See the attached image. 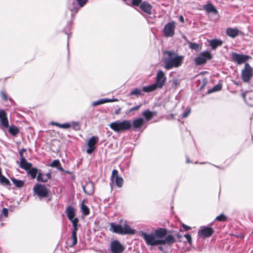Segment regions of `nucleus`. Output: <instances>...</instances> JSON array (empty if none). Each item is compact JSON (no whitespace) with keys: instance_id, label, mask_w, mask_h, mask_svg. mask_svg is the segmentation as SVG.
Returning a JSON list of instances; mask_svg holds the SVG:
<instances>
[{"instance_id":"nucleus-1","label":"nucleus","mask_w":253,"mask_h":253,"mask_svg":"<svg viewBox=\"0 0 253 253\" xmlns=\"http://www.w3.org/2000/svg\"><path fill=\"white\" fill-rule=\"evenodd\" d=\"M164 55V63L166 69L177 68L181 65L183 59V56H179L176 53L171 51H165Z\"/></svg>"},{"instance_id":"nucleus-2","label":"nucleus","mask_w":253,"mask_h":253,"mask_svg":"<svg viewBox=\"0 0 253 253\" xmlns=\"http://www.w3.org/2000/svg\"><path fill=\"white\" fill-rule=\"evenodd\" d=\"M109 230L110 231L121 235H134L136 232V230L133 229L127 223L126 221H125L123 225L116 224L114 222H111Z\"/></svg>"},{"instance_id":"nucleus-3","label":"nucleus","mask_w":253,"mask_h":253,"mask_svg":"<svg viewBox=\"0 0 253 253\" xmlns=\"http://www.w3.org/2000/svg\"><path fill=\"white\" fill-rule=\"evenodd\" d=\"M110 127L116 132H122L131 127V122L128 120H117L109 124Z\"/></svg>"},{"instance_id":"nucleus-4","label":"nucleus","mask_w":253,"mask_h":253,"mask_svg":"<svg viewBox=\"0 0 253 253\" xmlns=\"http://www.w3.org/2000/svg\"><path fill=\"white\" fill-rule=\"evenodd\" d=\"M139 235L143 237L147 245H160V239L156 238L154 233L147 234L145 231L141 230L139 231Z\"/></svg>"},{"instance_id":"nucleus-5","label":"nucleus","mask_w":253,"mask_h":253,"mask_svg":"<svg viewBox=\"0 0 253 253\" xmlns=\"http://www.w3.org/2000/svg\"><path fill=\"white\" fill-rule=\"evenodd\" d=\"M253 77V68L248 63H246L242 69L241 78L243 82L248 83Z\"/></svg>"},{"instance_id":"nucleus-6","label":"nucleus","mask_w":253,"mask_h":253,"mask_svg":"<svg viewBox=\"0 0 253 253\" xmlns=\"http://www.w3.org/2000/svg\"><path fill=\"white\" fill-rule=\"evenodd\" d=\"M132 6H138L140 9L147 14H152V6L147 1H143L142 0H132Z\"/></svg>"},{"instance_id":"nucleus-7","label":"nucleus","mask_w":253,"mask_h":253,"mask_svg":"<svg viewBox=\"0 0 253 253\" xmlns=\"http://www.w3.org/2000/svg\"><path fill=\"white\" fill-rule=\"evenodd\" d=\"M33 191L40 199L46 197L49 192L44 185L39 183H37L34 186Z\"/></svg>"},{"instance_id":"nucleus-8","label":"nucleus","mask_w":253,"mask_h":253,"mask_svg":"<svg viewBox=\"0 0 253 253\" xmlns=\"http://www.w3.org/2000/svg\"><path fill=\"white\" fill-rule=\"evenodd\" d=\"M232 61L241 65L246 63L251 57L248 55L238 54L235 52H232L230 54Z\"/></svg>"},{"instance_id":"nucleus-9","label":"nucleus","mask_w":253,"mask_h":253,"mask_svg":"<svg viewBox=\"0 0 253 253\" xmlns=\"http://www.w3.org/2000/svg\"><path fill=\"white\" fill-rule=\"evenodd\" d=\"M212 58V55L210 51H205L199 54L195 59L196 65H201L205 63L207 60Z\"/></svg>"},{"instance_id":"nucleus-10","label":"nucleus","mask_w":253,"mask_h":253,"mask_svg":"<svg viewBox=\"0 0 253 253\" xmlns=\"http://www.w3.org/2000/svg\"><path fill=\"white\" fill-rule=\"evenodd\" d=\"M65 212L69 219L72 222L73 226H78L79 220L77 218L74 217L75 215V209L71 206H68L66 209Z\"/></svg>"},{"instance_id":"nucleus-11","label":"nucleus","mask_w":253,"mask_h":253,"mask_svg":"<svg viewBox=\"0 0 253 253\" xmlns=\"http://www.w3.org/2000/svg\"><path fill=\"white\" fill-rule=\"evenodd\" d=\"M125 247L118 240H113L110 244V250L112 253H122Z\"/></svg>"},{"instance_id":"nucleus-12","label":"nucleus","mask_w":253,"mask_h":253,"mask_svg":"<svg viewBox=\"0 0 253 253\" xmlns=\"http://www.w3.org/2000/svg\"><path fill=\"white\" fill-rule=\"evenodd\" d=\"M111 181L113 184H115L119 187H122L123 185V178L119 176L118 174V171L116 169H113L112 171Z\"/></svg>"},{"instance_id":"nucleus-13","label":"nucleus","mask_w":253,"mask_h":253,"mask_svg":"<svg viewBox=\"0 0 253 253\" xmlns=\"http://www.w3.org/2000/svg\"><path fill=\"white\" fill-rule=\"evenodd\" d=\"M166 80L167 78L164 73L162 71L160 70L157 74L156 82L155 84L158 88H162L166 83Z\"/></svg>"},{"instance_id":"nucleus-14","label":"nucleus","mask_w":253,"mask_h":253,"mask_svg":"<svg viewBox=\"0 0 253 253\" xmlns=\"http://www.w3.org/2000/svg\"><path fill=\"white\" fill-rule=\"evenodd\" d=\"M175 23L171 22L167 23L163 30L164 35L167 37H172L174 34Z\"/></svg>"},{"instance_id":"nucleus-15","label":"nucleus","mask_w":253,"mask_h":253,"mask_svg":"<svg viewBox=\"0 0 253 253\" xmlns=\"http://www.w3.org/2000/svg\"><path fill=\"white\" fill-rule=\"evenodd\" d=\"M77 226H73V230L72 232V235L70 238H69L66 241V244L68 246L72 247L77 243Z\"/></svg>"},{"instance_id":"nucleus-16","label":"nucleus","mask_w":253,"mask_h":253,"mask_svg":"<svg viewBox=\"0 0 253 253\" xmlns=\"http://www.w3.org/2000/svg\"><path fill=\"white\" fill-rule=\"evenodd\" d=\"M98 141V138L97 136H92L88 140L87 142L88 148L86 150V153L88 154H91L95 149V144Z\"/></svg>"},{"instance_id":"nucleus-17","label":"nucleus","mask_w":253,"mask_h":253,"mask_svg":"<svg viewBox=\"0 0 253 253\" xmlns=\"http://www.w3.org/2000/svg\"><path fill=\"white\" fill-rule=\"evenodd\" d=\"M213 233V230L212 228L204 227L198 231V235L203 238H208L211 236Z\"/></svg>"},{"instance_id":"nucleus-18","label":"nucleus","mask_w":253,"mask_h":253,"mask_svg":"<svg viewBox=\"0 0 253 253\" xmlns=\"http://www.w3.org/2000/svg\"><path fill=\"white\" fill-rule=\"evenodd\" d=\"M0 121L1 126L7 128L9 126L8 121L4 110H0Z\"/></svg>"},{"instance_id":"nucleus-19","label":"nucleus","mask_w":253,"mask_h":253,"mask_svg":"<svg viewBox=\"0 0 253 253\" xmlns=\"http://www.w3.org/2000/svg\"><path fill=\"white\" fill-rule=\"evenodd\" d=\"M145 120L142 118H137L134 119L131 123V127L136 130L141 128L145 124Z\"/></svg>"},{"instance_id":"nucleus-20","label":"nucleus","mask_w":253,"mask_h":253,"mask_svg":"<svg viewBox=\"0 0 253 253\" xmlns=\"http://www.w3.org/2000/svg\"><path fill=\"white\" fill-rule=\"evenodd\" d=\"M246 103L250 106H253V91H249L243 94Z\"/></svg>"},{"instance_id":"nucleus-21","label":"nucleus","mask_w":253,"mask_h":253,"mask_svg":"<svg viewBox=\"0 0 253 253\" xmlns=\"http://www.w3.org/2000/svg\"><path fill=\"white\" fill-rule=\"evenodd\" d=\"M240 33L241 31H239L237 28H228L226 31V33L227 35L232 38H235L236 37L238 36Z\"/></svg>"},{"instance_id":"nucleus-22","label":"nucleus","mask_w":253,"mask_h":253,"mask_svg":"<svg viewBox=\"0 0 253 253\" xmlns=\"http://www.w3.org/2000/svg\"><path fill=\"white\" fill-rule=\"evenodd\" d=\"M175 242L174 238L171 235H169L165 239H160V245L165 244H171Z\"/></svg>"},{"instance_id":"nucleus-23","label":"nucleus","mask_w":253,"mask_h":253,"mask_svg":"<svg viewBox=\"0 0 253 253\" xmlns=\"http://www.w3.org/2000/svg\"><path fill=\"white\" fill-rule=\"evenodd\" d=\"M142 115L144 117L145 123L151 120L153 117L156 116V113L155 112L150 111L148 110H145L142 113Z\"/></svg>"},{"instance_id":"nucleus-24","label":"nucleus","mask_w":253,"mask_h":253,"mask_svg":"<svg viewBox=\"0 0 253 253\" xmlns=\"http://www.w3.org/2000/svg\"><path fill=\"white\" fill-rule=\"evenodd\" d=\"M118 100L116 98H113V99H107V98H102L99 99L96 101H94L92 103V106H96L99 105H101L107 102H116L118 101Z\"/></svg>"},{"instance_id":"nucleus-25","label":"nucleus","mask_w":253,"mask_h":253,"mask_svg":"<svg viewBox=\"0 0 253 253\" xmlns=\"http://www.w3.org/2000/svg\"><path fill=\"white\" fill-rule=\"evenodd\" d=\"M20 167L22 169L27 170L31 168L32 164L27 162L24 157H22L20 158Z\"/></svg>"},{"instance_id":"nucleus-26","label":"nucleus","mask_w":253,"mask_h":253,"mask_svg":"<svg viewBox=\"0 0 253 253\" xmlns=\"http://www.w3.org/2000/svg\"><path fill=\"white\" fill-rule=\"evenodd\" d=\"M84 191L88 195H91L94 192L93 184L92 183L89 182L86 183L83 187Z\"/></svg>"},{"instance_id":"nucleus-27","label":"nucleus","mask_w":253,"mask_h":253,"mask_svg":"<svg viewBox=\"0 0 253 253\" xmlns=\"http://www.w3.org/2000/svg\"><path fill=\"white\" fill-rule=\"evenodd\" d=\"M154 234L156 238L158 239H163V238L166 236L167 231L165 229L160 228L154 231Z\"/></svg>"},{"instance_id":"nucleus-28","label":"nucleus","mask_w":253,"mask_h":253,"mask_svg":"<svg viewBox=\"0 0 253 253\" xmlns=\"http://www.w3.org/2000/svg\"><path fill=\"white\" fill-rule=\"evenodd\" d=\"M222 44V42L220 40L214 39L210 41V45L213 49H215L218 46H221Z\"/></svg>"},{"instance_id":"nucleus-29","label":"nucleus","mask_w":253,"mask_h":253,"mask_svg":"<svg viewBox=\"0 0 253 253\" xmlns=\"http://www.w3.org/2000/svg\"><path fill=\"white\" fill-rule=\"evenodd\" d=\"M204 9L208 13L212 12L214 14L218 13L217 10L216 9L215 7L211 4H209L204 6Z\"/></svg>"},{"instance_id":"nucleus-30","label":"nucleus","mask_w":253,"mask_h":253,"mask_svg":"<svg viewBox=\"0 0 253 253\" xmlns=\"http://www.w3.org/2000/svg\"><path fill=\"white\" fill-rule=\"evenodd\" d=\"M49 166L52 168H56L58 170L63 171L64 169L61 166L60 163L58 160H54L49 165Z\"/></svg>"},{"instance_id":"nucleus-31","label":"nucleus","mask_w":253,"mask_h":253,"mask_svg":"<svg viewBox=\"0 0 253 253\" xmlns=\"http://www.w3.org/2000/svg\"><path fill=\"white\" fill-rule=\"evenodd\" d=\"M158 87L155 85V84L147 86H144L142 88V90L146 92H151L156 89Z\"/></svg>"},{"instance_id":"nucleus-32","label":"nucleus","mask_w":253,"mask_h":253,"mask_svg":"<svg viewBox=\"0 0 253 253\" xmlns=\"http://www.w3.org/2000/svg\"><path fill=\"white\" fill-rule=\"evenodd\" d=\"M189 44V48L194 49L196 51H199L201 49V46L198 43L195 42H188Z\"/></svg>"},{"instance_id":"nucleus-33","label":"nucleus","mask_w":253,"mask_h":253,"mask_svg":"<svg viewBox=\"0 0 253 253\" xmlns=\"http://www.w3.org/2000/svg\"><path fill=\"white\" fill-rule=\"evenodd\" d=\"M11 180L12 181L13 183L17 187H22L24 184V182L22 180H18L14 178H11Z\"/></svg>"},{"instance_id":"nucleus-34","label":"nucleus","mask_w":253,"mask_h":253,"mask_svg":"<svg viewBox=\"0 0 253 253\" xmlns=\"http://www.w3.org/2000/svg\"><path fill=\"white\" fill-rule=\"evenodd\" d=\"M37 180L38 181H41L43 183L46 182L47 181V178L45 177V174L42 173L41 172H39L38 173Z\"/></svg>"},{"instance_id":"nucleus-35","label":"nucleus","mask_w":253,"mask_h":253,"mask_svg":"<svg viewBox=\"0 0 253 253\" xmlns=\"http://www.w3.org/2000/svg\"><path fill=\"white\" fill-rule=\"evenodd\" d=\"M38 173V169L35 168H30L28 169V174H29L32 179L36 178Z\"/></svg>"},{"instance_id":"nucleus-36","label":"nucleus","mask_w":253,"mask_h":253,"mask_svg":"<svg viewBox=\"0 0 253 253\" xmlns=\"http://www.w3.org/2000/svg\"><path fill=\"white\" fill-rule=\"evenodd\" d=\"M141 95H142V90L138 88H136L134 90H131L129 94L130 96L135 95L137 97Z\"/></svg>"},{"instance_id":"nucleus-37","label":"nucleus","mask_w":253,"mask_h":253,"mask_svg":"<svg viewBox=\"0 0 253 253\" xmlns=\"http://www.w3.org/2000/svg\"><path fill=\"white\" fill-rule=\"evenodd\" d=\"M8 131L9 133L12 134L13 135H17L19 132L18 128L17 127L13 126L9 127Z\"/></svg>"},{"instance_id":"nucleus-38","label":"nucleus","mask_w":253,"mask_h":253,"mask_svg":"<svg viewBox=\"0 0 253 253\" xmlns=\"http://www.w3.org/2000/svg\"><path fill=\"white\" fill-rule=\"evenodd\" d=\"M81 210L84 215H87L89 213V210L87 206L84 204V201L82 202L81 204Z\"/></svg>"},{"instance_id":"nucleus-39","label":"nucleus","mask_w":253,"mask_h":253,"mask_svg":"<svg viewBox=\"0 0 253 253\" xmlns=\"http://www.w3.org/2000/svg\"><path fill=\"white\" fill-rule=\"evenodd\" d=\"M0 182L5 185L10 184V181L4 176L2 175L1 173L0 174Z\"/></svg>"},{"instance_id":"nucleus-40","label":"nucleus","mask_w":253,"mask_h":253,"mask_svg":"<svg viewBox=\"0 0 253 253\" xmlns=\"http://www.w3.org/2000/svg\"><path fill=\"white\" fill-rule=\"evenodd\" d=\"M180 81L177 79H173L172 80V86L173 88H176L177 86L179 84Z\"/></svg>"},{"instance_id":"nucleus-41","label":"nucleus","mask_w":253,"mask_h":253,"mask_svg":"<svg viewBox=\"0 0 253 253\" xmlns=\"http://www.w3.org/2000/svg\"><path fill=\"white\" fill-rule=\"evenodd\" d=\"M226 219V217L223 214H221L220 215L217 216L216 217V220L219 221H225Z\"/></svg>"},{"instance_id":"nucleus-42","label":"nucleus","mask_w":253,"mask_h":253,"mask_svg":"<svg viewBox=\"0 0 253 253\" xmlns=\"http://www.w3.org/2000/svg\"><path fill=\"white\" fill-rule=\"evenodd\" d=\"M0 95L2 100H3L5 101H7L8 98H7V95L4 91H3V90L0 91Z\"/></svg>"},{"instance_id":"nucleus-43","label":"nucleus","mask_w":253,"mask_h":253,"mask_svg":"<svg viewBox=\"0 0 253 253\" xmlns=\"http://www.w3.org/2000/svg\"><path fill=\"white\" fill-rule=\"evenodd\" d=\"M78 2L80 7H83L86 3L87 2L88 0H76Z\"/></svg>"},{"instance_id":"nucleus-44","label":"nucleus","mask_w":253,"mask_h":253,"mask_svg":"<svg viewBox=\"0 0 253 253\" xmlns=\"http://www.w3.org/2000/svg\"><path fill=\"white\" fill-rule=\"evenodd\" d=\"M185 238L186 239L187 242L190 244H191L192 243V238L191 236L189 234H185L184 235Z\"/></svg>"},{"instance_id":"nucleus-45","label":"nucleus","mask_w":253,"mask_h":253,"mask_svg":"<svg viewBox=\"0 0 253 253\" xmlns=\"http://www.w3.org/2000/svg\"><path fill=\"white\" fill-rule=\"evenodd\" d=\"M140 106H141V105H139L134 106L133 107H132L131 108H130L128 110V113H130V112H131L132 111H137V110L139 109Z\"/></svg>"},{"instance_id":"nucleus-46","label":"nucleus","mask_w":253,"mask_h":253,"mask_svg":"<svg viewBox=\"0 0 253 253\" xmlns=\"http://www.w3.org/2000/svg\"><path fill=\"white\" fill-rule=\"evenodd\" d=\"M71 126V125L69 123H65L63 124H61L60 127L63 128H68Z\"/></svg>"},{"instance_id":"nucleus-47","label":"nucleus","mask_w":253,"mask_h":253,"mask_svg":"<svg viewBox=\"0 0 253 253\" xmlns=\"http://www.w3.org/2000/svg\"><path fill=\"white\" fill-rule=\"evenodd\" d=\"M190 111H191L190 109H189L188 110H187L186 111L184 112L182 114V118H186L190 114Z\"/></svg>"},{"instance_id":"nucleus-48","label":"nucleus","mask_w":253,"mask_h":253,"mask_svg":"<svg viewBox=\"0 0 253 253\" xmlns=\"http://www.w3.org/2000/svg\"><path fill=\"white\" fill-rule=\"evenodd\" d=\"M2 212L5 217H7L8 216V211L7 209L3 208L2 209Z\"/></svg>"},{"instance_id":"nucleus-49","label":"nucleus","mask_w":253,"mask_h":253,"mask_svg":"<svg viewBox=\"0 0 253 253\" xmlns=\"http://www.w3.org/2000/svg\"><path fill=\"white\" fill-rule=\"evenodd\" d=\"M71 11L72 12L77 13L78 11L79 8L77 7H73V8L70 7Z\"/></svg>"},{"instance_id":"nucleus-50","label":"nucleus","mask_w":253,"mask_h":253,"mask_svg":"<svg viewBox=\"0 0 253 253\" xmlns=\"http://www.w3.org/2000/svg\"><path fill=\"white\" fill-rule=\"evenodd\" d=\"M45 177H46V178H47V180L48 179H50L51 177V174L50 172H48V173L45 174Z\"/></svg>"},{"instance_id":"nucleus-51","label":"nucleus","mask_w":253,"mask_h":253,"mask_svg":"<svg viewBox=\"0 0 253 253\" xmlns=\"http://www.w3.org/2000/svg\"><path fill=\"white\" fill-rule=\"evenodd\" d=\"M183 227L184 228V229L187 231V230H189L191 229V227L189 226H187L186 225H185V224H183L182 225Z\"/></svg>"},{"instance_id":"nucleus-52","label":"nucleus","mask_w":253,"mask_h":253,"mask_svg":"<svg viewBox=\"0 0 253 253\" xmlns=\"http://www.w3.org/2000/svg\"><path fill=\"white\" fill-rule=\"evenodd\" d=\"M221 88V86H214L212 88V90L213 91H217V90H220Z\"/></svg>"},{"instance_id":"nucleus-53","label":"nucleus","mask_w":253,"mask_h":253,"mask_svg":"<svg viewBox=\"0 0 253 253\" xmlns=\"http://www.w3.org/2000/svg\"><path fill=\"white\" fill-rule=\"evenodd\" d=\"M221 88V86H214L212 88V90L213 91H217V90H220Z\"/></svg>"},{"instance_id":"nucleus-54","label":"nucleus","mask_w":253,"mask_h":253,"mask_svg":"<svg viewBox=\"0 0 253 253\" xmlns=\"http://www.w3.org/2000/svg\"><path fill=\"white\" fill-rule=\"evenodd\" d=\"M26 151V149L24 148H22L21 151L19 152V155L20 156V158H22V157H24L23 155V153L24 152Z\"/></svg>"},{"instance_id":"nucleus-55","label":"nucleus","mask_w":253,"mask_h":253,"mask_svg":"<svg viewBox=\"0 0 253 253\" xmlns=\"http://www.w3.org/2000/svg\"><path fill=\"white\" fill-rule=\"evenodd\" d=\"M51 124L52 125H55V126H56L60 127V125H61L60 124H59V123H55V122H52Z\"/></svg>"},{"instance_id":"nucleus-56","label":"nucleus","mask_w":253,"mask_h":253,"mask_svg":"<svg viewBox=\"0 0 253 253\" xmlns=\"http://www.w3.org/2000/svg\"><path fill=\"white\" fill-rule=\"evenodd\" d=\"M179 20L182 22V23H184V18L183 17L182 15H180L179 16Z\"/></svg>"},{"instance_id":"nucleus-57","label":"nucleus","mask_w":253,"mask_h":253,"mask_svg":"<svg viewBox=\"0 0 253 253\" xmlns=\"http://www.w3.org/2000/svg\"><path fill=\"white\" fill-rule=\"evenodd\" d=\"M120 111H121V108H119V109H118L117 110H116L115 111V114H116V115L119 114L120 113Z\"/></svg>"},{"instance_id":"nucleus-58","label":"nucleus","mask_w":253,"mask_h":253,"mask_svg":"<svg viewBox=\"0 0 253 253\" xmlns=\"http://www.w3.org/2000/svg\"><path fill=\"white\" fill-rule=\"evenodd\" d=\"M176 236H177V238H178V239H180L182 237V236H180V235H179V234H177V235H176Z\"/></svg>"},{"instance_id":"nucleus-59","label":"nucleus","mask_w":253,"mask_h":253,"mask_svg":"<svg viewBox=\"0 0 253 253\" xmlns=\"http://www.w3.org/2000/svg\"><path fill=\"white\" fill-rule=\"evenodd\" d=\"M124 0L125 1H126V4H127V5H131V4H129V3L127 2V1H128V0Z\"/></svg>"},{"instance_id":"nucleus-60","label":"nucleus","mask_w":253,"mask_h":253,"mask_svg":"<svg viewBox=\"0 0 253 253\" xmlns=\"http://www.w3.org/2000/svg\"><path fill=\"white\" fill-rule=\"evenodd\" d=\"M74 126H75V127H76V126H77L78 127H79V124L78 123H73Z\"/></svg>"},{"instance_id":"nucleus-61","label":"nucleus","mask_w":253,"mask_h":253,"mask_svg":"<svg viewBox=\"0 0 253 253\" xmlns=\"http://www.w3.org/2000/svg\"><path fill=\"white\" fill-rule=\"evenodd\" d=\"M186 162H187V163H190V161H189V159L188 158H187Z\"/></svg>"},{"instance_id":"nucleus-62","label":"nucleus","mask_w":253,"mask_h":253,"mask_svg":"<svg viewBox=\"0 0 253 253\" xmlns=\"http://www.w3.org/2000/svg\"><path fill=\"white\" fill-rule=\"evenodd\" d=\"M252 234H253V232H252Z\"/></svg>"}]
</instances>
